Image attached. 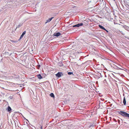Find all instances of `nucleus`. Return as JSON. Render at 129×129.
<instances>
[{
  "label": "nucleus",
  "mask_w": 129,
  "mask_h": 129,
  "mask_svg": "<svg viewBox=\"0 0 129 129\" xmlns=\"http://www.w3.org/2000/svg\"><path fill=\"white\" fill-rule=\"evenodd\" d=\"M118 113L123 116L128 117L129 118V114L126 112L123 111H120L118 112Z\"/></svg>",
  "instance_id": "obj_1"
},
{
  "label": "nucleus",
  "mask_w": 129,
  "mask_h": 129,
  "mask_svg": "<svg viewBox=\"0 0 129 129\" xmlns=\"http://www.w3.org/2000/svg\"><path fill=\"white\" fill-rule=\"evenodd\" d=\"M56 75L57 77H60L63 75V73L60 72H58L56 74Z\"/></svg>",
  "instance_id": "obj_2"
},
{
  "label": "nucleus",
  "mask_w": 129,
  "mask_h": 129,
  "mask_svg": "<svg viewBox=\"0 0 129 129\" xmlns=\"http://www.w3.org/2000/svg\"><path fill=\"white\" fill-rule=\"evenodd\" d=\"M83 24L82 23H78L77 24L73 26V27H79L80 26H81L83 25Z\"/></svg>",
  "instance_id": "obj_3"
},
{
  "label": "nucleus",
  "mask_w": 129,
  "mask_h": 129,
  "mask_svg": "<svg viewBox=\"0 0 129 129\" xmlns=\"http://www.w3.org/2000/svg\"><path fill=\"white\" fill-rule=\"evenodd\" d=\"M12 77L14 79H18L19 78V76L18 75H16L15 74H13Z\"/></svg>",
  "instance_id": "obj_4"
},
{
  "label": "nucleus",
  "mask_w": 129,
  "mask_h": 129,
  "mask_svg": "<svg viewBox=\"0 0 129 129\" xmlns=\"http://www.w3.org/2000/svg\"><path fill=\"white\" fill-rule=\"evenodd\" d=\"M26 31H24L22 34L20 36V37L19 39V40H20L23 37L24 35L26 33Z\"/></svg>",
  "instance_id": "obj_5"
},
{
  "label": "nucleus",
  "mask_w": 129,
  "mask_h": 129,
  "mask_svg": "<svg viewBox=\"0 0 129 129\" xmlns=\"http://www.w3.org/2000/svg\"><path fill=\"white\" fill-rule=\"evenodd\" d=\"M61 35V34L59 32H57L56 33H54V34L53 35L54 36H56V37H58L60 35Z\"/></svg>",
  "instance_id": "obj_6"
},
{
  "label": "nucleus",
  "mask_w": 129,
  "mask_h": 129,
  "mask_svg": "<svg viewBox=\"0 0 129 129\" xmlns=\"http://www.w3.org/2000/svg\"><path fill=\"white\" fill-rule=\"evenodd\" d=\"M6 110L9 113H10L11 112V111L12 110V109L10 106H8L7 108L6 109Z\"/></svg>",
  "instance_id": "obj_7"
},
{
  "label": "nucleus",
  "mask_w": 129,
  "mask_h": 129,
  "mask_svg": "<svg viewBox=\"0 0 129 129\" xmlns=\"http://www.w3.org/2000/svg\"><path fill=\"white\" fill-rule=\"evenodd\" d=\"M54 18V17H51V18H49L48 20H47L46 21V22L45 23H46L47 22H49L51 20Z\"/></svg>",
  "instance_id": "obj_8"
},
{
  "label": "nucleus",
  "mask_w": 129,
  "mask_h": 129,
  "mask_svg": "<svg viewBox=\"0 0 129 129\" xmlns=\"http://www.w3.org/2000/svg\"><path fill=\"white\" fill-rule=\"evenodd\" d=\"M114 68L116 69L117 70H123L122 69L120 68L119 67L117 66H115L114 67Z\"/></svg>",
  "instance_id": "obj_9"
},
{
  "label": "nucleus",
  "mask_w": 129,
  "mask_h": 129,
  "mask_svg": "<svg viewBox=\"0 0 129 129\" xmlns=\"http://www.w3.org/2000/svg\"><path fill=\"white\" fill-rule=\"evenodd\" d=\"M37 76V77L38 78H39L40 79H42V76L40 74H39V75H38Z\"/></svg>",
  "instance_id": "obj_10"
},
{
  "label": "nucleus",
  "mask_w": 129,
  "mask_h": 129,
  "mask_svg": "<svg viewBox=\"0 0 129 129\" xmlns=\"http://www.w3.org/2000/svg\"><path fill=\"white\" fill-rule=\"evenodd\" d=\"M58 65L60 67H61L63 66V64L62 62H59L58 63Z\"/></svg>",
  "instance_id": "obj_11"
},
{
  "label": "nucleus",
  "mask_w": 129,
  "mask_h": 129,
  "mask_svg": "<svg viewBox=\"0 0 129 129\" xmlns=\"http://www.w3.org/2000/svg\"><path fill=\"white\" fill-rule=\"evenodd\" d=\"M99 27L100 28H101V29H103V30H104V29H105V27L104 26H102V25H99Z\"/></svg>",
  "instance_id": "obj_12"
},
{
  "label": "nucleus",
  "mask_w": 129,
  "mask_h": 129,
  "mask_svg": "<svg viewBox=\"0 0 129 129\" xmlns=\"http://www.w3.org/2000/svg\"><path fill=\"white\" fill-rule=\"evenodd\" d=\"M123 103L125 105H126V101L125 97H124L123 99Z\"/></svg>",
  "instance_id": "obj_13"
},
{
  "label": "nucleus",
  "mask_w": 129,
  "mask_h": 129,
  "mask_svg": "<svg viewBox=\"0 0 129 129\" xmlns=\"http://www.w3.org/2000/svg\"><path fill=\"white\" fill-rule=\"evenodd\" d=\"M50 96L52 97H54V95L53 93H51L50 94Z\"/></svg>",
  "instance_id": "obj_14"
},
{
  "label": "nucleus",
  "mask_w": 129,
  "mask_h": 129,
  "mask_svg": "<svg viewBox=\"0 0 129 129\" xmlns=\"http://www.w3.org/2000/svg\"><path fill=\"white\" fill-rule=\"evenodd\" d=\"M21 25H22L21 24H19V25H18L17 26L16 29L17 28H19L21 26Z\"/></svg>",
  "instance_id": "obj_15"
},
{
  "label": "nucleus",
  "mask_w": 129,
  "mask_h": 129,
  "mask_svg": "<svg viewBox=\"0 0 129 129\" xmlns=\"http://www.w3.org/2000/svg\"><path fill=\"white\" fill-rule=\"evenodd\" d=\"M68 74L69 75H70L71 74H73V73L72 72H69L68 73Z\"/></svg>",
  "instance_id": "obj_16"
},
{
  "label": "nucleus",
  "mask_w": 129,
  "mask_h": 129,
  "mask_svg": "<svg viewBox=\"0 0 129 129\" xmlns=\"http://www.w3.org/2000/svg\"><path fill=\"white\" fill-rule=\"evenodd\" d=\"M40 67V65H38L37 66V68H38V69H39V68Z\"/></svg>",
  "instance_id": "obj_17"
},
{
  "label": "nucleus",
  "mask_w": 129,
  "mask_h": 129,
  "mask_svg": "<svg viewBox=\"0 0 129 129\" xmlns=\"http://www.w3.org/2000/svg\"><path fill=\"white\" fill-rule=\"evenodd\" d=\"M104 30H105L107 32V33L108 32V30H106L105 28V29H104Z\"/></svg>",
  "instance_id": "obj_18"
},
{
  "label": "nucleus",
  "mask_w": 129,
  "mask_h": 129,
  "mask_svg": "<svg viewBox=\"0 0 129 129\" xmlns=\"http://www.w3.org/2000/svg\"><path fill=\"white\" fill-rule=\"evenodd\" d=\"M118 122L119 123L120 122V120H118Z\"/></svg>",
  "instance_id": "obj_19"
},
{
  "label": "nucleus",
  "mask_w": 129,
  "mask_h": 129,
  "mask_svg": "<svg viewBox=\"0 0 129 129\" xmlns=\"http://www.w3.org/2000/svg\"><path fill=\"white\" fill-rule=\"evenodd\" d=\"M119 66H120V68H121V67H122L120 65H119Z\"/></svg>",
  "instance_id": "obj_20"
},
{
  "label": "nucleus",
  "mask_w": 129,
  "mask_h": 129,
  "mask_svg": "<svg viewBox=\"0 0 129 129\" xmlns=\"http://www.w3.org/2000/svg\"><path fill=\"white\" fill-rule=\"evenodd\" d=\"M119 66H120V68H121V67H122L120 65H119Z\"/></svg>",
  "instance_id": "obj_21"
},
{
  "label": "nucleus",
  "mask_w": 129,
  "mask_h": 129,
  "mask_svg": "<svg viewBox=\"0 0 129 129\" xmlns=\"http://www.w3.org/2000/svg\"><path fill=\"white\" fill-rule=\"evenodd\" d=\"M41 129H42V126L41 127Z\"/></svg>",
  "instance_id": "obj_22"
},
{
  "label": "nucleus",
  "mask_w": 129,
  "mask_h": 129,
  "mask_svg": "<svg viewBox=\"0 0 129 129\" xmlns=\"http://www.w3.org/2000/svg\"><path fill=\"white\" fill-rule=\"evenodd\" d=\"M127 38L128 39H129V37H127Z\"/></svg>",
  "instance_id": "obj_23"
},
{
  "label": "nucleus",
  "mask_w": 129,
  "mask_h": 129,
  "mask_svg": "<svg viewBox=\"0 0 129 129\" xmlns=\"http://www.w3.org/2000/svg\"><path fill=\"white\" fill-rule=\"evenodd\" d=\"M121 120L122 121H123V120L122 119H121Z\"/></svg>",
  "instance_id": "obj_24"
},
{
  "label": "nucleus",
  "mask_w": 129,
  "mask_h": 129,
  "mask_svg": "<svg viewBox=\"0 0 129 129\" xmlns=\"http://www.w3.org/2000/svg\"><path fill=\"white\" fill-rule=\"evenodd\" d=\"M114 120L115 121H116V120L115 119H114Z\"/></svg>",
  "instance_id": "obj_25"
},
{
  "label": "nucleus",
  "mask_w": 129,
  "mask_h": 129,
  "mask_svg": "<svg viewBox=\"0 0 129 129\" xmlns=\"http://www.w3.org/2000/svg\"><path fill=\"white\" fill-rule=\"evenodd\" d=\"M128 2L129 1V0H127Z\"/></svg>",
  "instance_id": "obj_26"
},
{
  "label": "nucleus",
  "mask_w": 129,
  "mask_h": 129,
  "mask_svg": "<svg viewBox=\"0 0 129 129\" xmlns=\"http://www.w3.org/2000/svg\"><path fill=\"white\" fill-rule=\"evenodd\" d=\"M106 81L105 79V80H104V81Z\"/></svg>",
  "instance_id": "obj_27"
},
{
  "label": "nucleus",
  "mask_w": 129,
  "mask_h": 129,
  "mask_svg": "<svg viewBox=\"0 0 129 129\" xmlns=\"http://www.w3.org/2000/svg\"><path fill=\"white\" fill-rule=\"evenodd\" d=\"M106 81L105 79V80H104V81Z\"/></svg>",
  "instance_id": "obj_28"
}]
</instances>
